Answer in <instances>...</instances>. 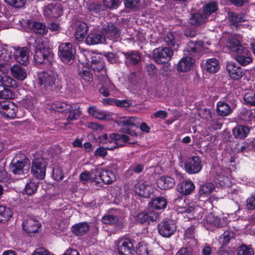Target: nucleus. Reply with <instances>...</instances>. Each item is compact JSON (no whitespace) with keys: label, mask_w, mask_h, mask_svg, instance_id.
I'll use <instances>...</instances> for the list:
<instances>
[{"label":"nucleus","mask_w":255,"mask_h":255,"mask_svg":"<svg viewBox=\"0 0 255 255\" xmlns=\"http://www.w3.org/2000/svg\"><path fill=\"white\" fill-rule=\"evenodd\" d=\"M29 48L33 50L34 60L38 64H49L54 56L52 48L46 40L32 39L29 43Z\"/></svg>","instance_id":"obj_1"},{"label":"nucleus","mask_w":255,"mask_h":255,"mask_svg":"<svg viewBox=\"0 0 255 255\" xmlns=\"http://www.w3.org/2000/svg\"><path fill=\"white\" fill-rule=\"evenodd\" d=\"M52 156L51 151L47 149L42 154L41 157L36 158L32 160L31 172L33 176L39 180L44 178L48 160L51 158Z\"/></svg>","instance_id":"obj_2"},{"label":"nucleus","mask_w":255,"mask_h":255,"mask_svg":"<svg viewBox=\"0 0 255 255\" xmlns=\"http://www.w3.org/2000/svg\"><path fill=\"white\" fill-rule=\"evenodd\" d=\"M38 81L49 93L58 90L62 87L58 75L52 71L44 72L39 75Z\"/></svg>","instance_id":"obj_3"},{"label":"nucleus","mask_w":255,"mask_h":255,"mask_svg":"<svg viewBox=\"0 0 255 255\" xmlns=\"http://www.w3.org/2000/svg\"><path fill=\"white\" fill-rule=\"evenodd\" d=\"M9 167L15 175L18 178L23 179L28 174L30 167V161L26 158L20 160L17 157H15L12 160Z\"/></svg>","instance_id":"obj_4"},{"label":"nucleus","mask_w":255,"mask_h":255,"mask_svg":"<svg viewBox=\"0 0 255 255\" xmlns=\"http://www.w3.org/2000/svg\"><path fill=\"white\" fill-rule=\"evenodd\" d=\"M179 183L176 186V190L181 195L188 196L191 194L195 189V185L190 179H184L183 174L177 170L173 174Z\"/></svg>","instance_id":"obj_5"},{"label":"nucleus","mask_w":255,"mask_h":255,"mask_svg":"<svg viewBox=\"0 0 255 255\" xmlns=\"http://www.w3.org/2000/svg\"><path fill=\"white\" fill-rule=\"evenodd\" d=\"M203 166L202 158L196 155L188 157L184 162V168L189 174H195L199 173Z\"/></svg>","instance_id":"obj_6"},{"label":"nucleus","mask_w":255,"mask_h":255,"mask_svg":"<svg viewBox=\"0 0 255 255\" xmlns=\"http://www.w3.org/2000/svg\"><path fill=\"white\" fill-rule=\"evenodd\" d=\"M58 55L61 60L66 63H72L75 58L76 50L69 42L62 43L59 46Z\"/></svg>","instance_id":"obj_7"},{"label":"nucleus","mask_w":255,"mask_h":255,"mask_svg":"<svg viewBox=\"0 0 255 255\" xmlns=\"http://www.w3.org/2000/svg\"><path fill=\"white\" fill-rule=\"evenodd\" d=\"M176 228L175 222L171 219H163L157 226L159 234L166 238H170L174 234Z\"/></svg>","instance_id":"obj_8"},{"label":"nucleus","mask_w":255,"mask_h":255,"mask_svg":"<svg viewBox=\"0 0 255 255\" xmlns=\"http://www.w3.org/2000/svg\"><path fill=\"white\" fill-rule=\"evenodd\" d=\"M87 64L90 66L91 69L95 72L98 77L102 76L107 78L105 64L100 56L97 55L92 56L90 59H87Z\"/></svg>","instance_id":"obj_9"},{"label":"nucleus","mask_w":255,"mask_h":255,"mask_svg":"<svg viewBox=\"0 0 255 255\" xmlns=\"http://www.w3.org/2000/svg\"><path fill=\"white\" fill-rule=\"evenodd\" d=\"M173 52L169 48L159 47L153 50V57L157 64H161L168 62L171 58Z\"/></svg>","instance_id":"obj_10"},{"label":"nucleus","mask_w":255,"mask_h":255,"mask_svg":"<svg viewBox=\"0 0 255 255\" xmlns=\"http://www.w3.org/2000/svg\"><path fill=\"white\" fill-rule=\"evenodd\" d=\"M13 52L11 48H0V71L6 73L10 66L12 60Z\"/></svg>","instance_id":"obj_11"},{"label":"nucleus","mask_w":255,"mask_h":255,"mask_svg":"<svg viewBox=\"0 0 255 255\" xmlns=\"http://www.w3.org/2000/svg\"><path fill=\"white\" fill-rule=\"evenodd\" d=\"M141 53L138 51H131L130 52H128V69L133 67L134 71H130V78L131 82L133 83L135 81L133 78L136 77V73L139 71L140 67L139 66V63L141 60Z\"/></svg>","instance_id":"obj_12"},{"label":"nucleus","mask_w":255,"mask_h":255,"mask_svg":"<svg viewBox=\"0 0 255 255\" xmlns=\"http://www.w3.org/2000/svg\"><path fill=\"white\" fill-rule=\"evenodd\" d=\"M134 191L139 196L144 198H149L154 193L152 185L147 182H138L134 185Z\"/></svg>","instance_id":"obj_13"},{"label":"nucleus","mask_w":255,"mask_h":255,"mask_svg":"<svg viewBox=\"0 0 255 255\" xmlns=\"http://www.w3.org/2000/svg\"><path fill=\"white\" fill-rule=\"evenodd\" d=\"M17 109L16 105L9 100L0 102V113L6 118H14L16 116Z\"/></svg>","instance_id":"obj_14"},{"label":"nucleus","mask_w":255,"mask_h":255,"mask_svg":"<svg viewBox=\"0 0 255 255\" xmlns=\"http://www.w3.org/2000/svg\"><path fill=\"white\" fill-rule=\"evenodd\" d=\"M40 226L37 217L33 215H28L22 223L23 229L29 234L37 233Z\"/></svg>","instance_id":"obj_15"},{"label":"nucleus","mask_w":255,"mask_h":255,"mask_svg":"<svg viewBox=\"0 0 255 255\" xmlns=\"http://www.w3.org/2000/svg\"><path fill=\"white\" fill-rule=\"evenodd\" d=\"M128 142V136L123 133H112L109 136L106 143H114L113 146H107L109 150H113L116 147L123 146Z\"/></svg>","instance_id":"obj_16"},{"label":"nucleus","mask_w":255,"mask_h":255,"mask_svg":"<svg viewBox=\"0 0 255 255\" xmlns=\"http://www.w3.org/2000/svg\"><path fill=\"white\" fill-rule=\"evenodd\" d=\"M203 47V41L190 40L187 44L186 51L190 57L198 58L200 56Z\"/></svg>","instance_id":"obj_17"},{"label":"nucleus","mask_w":255,"mask_h":255,"mask_svg":"<svg viewBox=\"0 0 255 255\" xmlns=\"http://www.w3.org/2000/svg\"><path fill=\"white\" fill-rule=\"evenodd\" d=\"M101 32L105 37H107L114 41L117 40L120 37L119 28L112 22L107 23L103 25Z\"/></svg>","instance_id":"obj_18"},{"label":"nucleus","mask_w":255,"mask_h":255,"mask_svg":"<svg viewBox=\"0 0 255 255\" xmlns=\"http://www.w3.org/2000/svg\"><path fill=\"white\" fill-rule=\"evenodd\" d=\"M235 59L242 66H246L252 62L251 52L246 47H243L236 52Z\"/></svg>","instance_id":"obj_19"},{"label":"nucleus","mask_w":255,"mask_h":255,"mask_svg":"<svg viewBox=\"0 0 255 255\" xmlns=\"http://www.w3.org/2000/svg\"><path fill=\"white\" fill-rule=\"evenodd\" d=\"M226 70L229 77L234 80H238L241 79L245 74L244 70L233 62L227 63Z\"/></svg>","instance_id":"obj_20"},{"label":"nucleus","mask_w":255,"mask_h":255,"mask_svg":"<svg viewBox=\"0 0 255 255\" xmlns=\"http://www.w3.org/2000/svg\"><path fill=\"white\" fill-rule=\"evenodd\" d=\"M158 218V214L154 211H148L138 213L136 215L135 219L138 223L149 224L150 222L156 221Z\"/></svg>","instance_id":"obj_21"},{"label":"nucleus","mask_w":255,"mask_h":255,"mask_svg":"<svg viewBox=\"0 0 255 255\" xmlns=\"http://www.w3.org/2000/svg\"><path fill=\"white\" fill-rule=\"evenodd\" d=\"M13 55L16 61L19 64L27 65L29 63V50L26 47L15 49Z\"/></svg>","instance_id":"obj_22"},{"label":"nucleus","mask_w":255,"mask_h":255,"mask_svg":"<svg viewBox=\"0 0 255 255\" xmlns=\"http://www.w3.org/2000/svg\"><path fill=\"white\" fill-rule=\"evenodd\" d=\"M203 226L207 230L213 231L215 229L222 227L221 219L212 214L207 216L203 220Z\"/></svg>","instance_id":"obj_23"},{"label":"nucleus","mask_w":255,"mask_h":255,"mask_svg":"<svg viewBox=\"0 0 255 255\" xmlns=\"http://www.w3.org/2000/svg\"><path fill=\"white\" fill-rule=\"evenodd\" d=\"M94 173L96 177L98 176L104 183L107 184H111L115 179L114 173L110 170L96 169Z\"/></svg>","instance_id":"obj_24"},{"label":"nucleus","mask_w":255,"mask_h":255,"mask_svg":"<svg viewBox=\"0 0 255 255\" xmlns=\"http://www.w3.org/2000/svg\"><path fill=\"white\" fill-rule=\"evenodd\" d=\"M26 25L31 31L39 35H46L48 31L47 27L44 24L35 20H28Z\"/></svg>","instance_id":"obj_25"},{"label":"nucleus","mask_w":255,"mask_h":255,"mask_svg":"<svg viewBox=\"0 0 255 255\" xmlns=\"http://www.w3.org/2000/svg\"><path fill=\"white\" fill-rule=\"evenodd\" d=\"M175 183L174 178L169 176H162L157 180L156 184L160 189L166 190L173 188Z\"/></svg>","instance_id":"obj_26"},{"label":"nucleus","mask_w":255,"mask_h":255,"mask_svg":"<svg viewBox=\"0 0 255 255\" xmlns=\"http://www.w3.org/2000/svg\"><path fill=\"white\" fill-rule=\"evenodd\" d=\"M215 189L213 184L207 183L206 184H200L196 196L199 200L202 198L208 197Z\"/></svg>","instance_id":"obj_27"},{"label":"nucleus","mask_w":255,"mask_h":255,"mask_svg":"<svg viewBox=\"0 0 255 255\" xmlns=\"http://www.w3.org/2000/svg\"><path fill=\"white\" fill-rule=\"evenodd\" d=\"M195 62V59L191 57L186 56L183 57L177 64V70L181 72L187 71L193 66Z\"/></svg>","instance_id":"obj_28"},{"label":"nucleus","mask_w":255,"mask_h":255,"mask_svg":"<svg viewBox=\"0 0 255 255\" xmlns=\"http://www.w3.org/2000/svg\"><path fill=\"white\" fill-rule=\"evenodd\" d=\"M251 128L244 125H237L232 130L233 135L235 138L244 139L249 134Z\"/></svg>","instance_id":"obj_29"},{"label":"nucleus","mask_w":255,"mask_h":255,"mask_svg":"<svg viewBox=\"0 0 255 255\" xmlns=\"http://www.w3.org/2000/svg\"><path fill=\"white\" fill-rule=\"evenodd\" d=\"M105 41V37L103 36L102 32L97 31L90 33L86 39V42L89 45L102 43Z\"/></svg>","instance_id":"obj_30"},{"label":"nucleus","mask_w":255,"mask_h":255,"mask_svg":"<svg viewBox=\"0 0 255 255\" xmlns=\"http://www.w3.org/2000/svg\"><path fill=\"white\" fill-rule=\"evenodd\" d=\"M90 227L89 223L83 222L73 225L71 230L74 235L77 236H82L88 232Z\"/></svg>","instance_id":"obj_31"},{"label":"nucleus","mask_w":255,"mask_h":255,"mask_svg":"<svg viewBox=\"0 0 255 255\" xmlns=\"http://www.w3.org/2000/svg\"><path fill=\"white\" fill-rule=\"evenodd\" d=\"M11 74L15 78L22 81L24 80L27 76V73L25 69L19 65H14L9 69Z\"/></svg>","instance_id":"obj_32"},{"label":"nucleus","mask_w":255,"mask_h":255,"mask_svg":"<svg viewBox=\"0 0 255 255\" xmlns=\"http://www.w3.org/2000/svg\"><path fill=\"white\" fill-rule=\"evenodd\" d=\"M203 68L209 73H215L220 68L219 62L214 58L208 59L205 63Z\"/></svg>","instance_id":"obj_33"},{"label":"nucleus","mask_w":255,"mask_h":255,"mask_svg":"<svg viewBox=\"0 0 255 255\" xmlns=\"http://www.w3.org/2000/svg\"><path fill=\"white\" fill-rule=\"evenodd\" d=\"M164 39L166 45L168 46V48L172 50V51L178 49L179 45L173 33H167L165 35Z\"/></svg>","instance_id":"obj_34"},{"label":"nucleus","mask_w":255,"mask_h":255,"mask_svg":"<svg viewBox=\"0 0 255 255\" xmlns=\"http://www.w3.org/2000/svg\"><path fill=\"white\" fill-rule=\"evenodd\" d=\"M75 36L77 39H83L87 33L88 27L86 23L79 21L76 24Z\"/></svg>","instance_id":"obj_35"},{"label":"nucleus","mask_w":255,"mask_h":255,"mask_svg":"<svg viewBox=\"0 0 255 255\" xmlns=\"http://www.w3.org/2000/svg\"><path fill=\"white\" fill-rule=\"evenodd\" d=\"M227 46L232 51L237 52L239 49L244 47L236 35L231 36L227 42Z\"/></svg>","instance_id":"obj_36"},{"label":"nucleus","mask_w":255,"mask_h":255,"mask_svg":"<svg viewBox=\"0 0 255 255\" xmlns=\"http://www.w3.org/2000/svg\"><path fill=\"white\" fill-rule=\"evenodd\" d=\"M0 86H2L4 88L12 89L17 87L16 81L12 78L6 75H0Z\"/></svg>","instance_id":"obj_37"},{"label":"nucleus","mask_w":255,"mask_h":255,"mask_svg":"<svg viewBox=\"0 0 255 255\" xmlns=\"http://www.w3.org/2000/svg\"><path fill=\"white\" fill-rule=\"evenodd\" d=\"M44 12L45 14L48 17H58L61 14L62 11L59 6L56 5L49 4L46 7Z\"/></svg>","instance_id":"obj_38"},{"label":"nucleus","mask_w":255,"mask_h":255,"mask_svg":"<svg viewBox=\"0 0 255 255\" xmlns=\"http://www.w3.org/2000/svg\"><path fill=\"white\" fill-rule=\"evenodd\" d=\"M65 113H69L67 117L68 121H73L78 119L81 115L80 107L75 104L70 105V108L69 110L66 111Z\"/></svg>","instance_id":"obj_39"},{"label":"nucleus","mask_w":255,"mask_h":255,"mask_svg":"<svg viewBox=\"0 0 255 255\" xmlns=\"http://www.w3.org/2000/svg\"><path fill=\"white\" fill-rule=\"evenodd\" d=\"M217 111L219 115L226 116L230 113L231 110L228 103L221 101L217 103Z\"/></svg>","instance_id":"obj_40"},{"label":"nucleus","mask_w":255,"mask_h":255,"mask_svg":"<svg viewBox=\"0 0 255 255\" xmlns=\"http://www.w3.org/2000/svg\"><path fill=\"white\" fill-rule=\"evenodd\" d=\"M218 9V5L216 1H211L203 7V11L205 15H210L212 13L216 12Z\"/></svg>","instance_id":"obj_41"},{"label":"nucleus","mask_w":255,"mask_h":255,"mask_svg":"<svg viewBox=\"0 0 255 255\" xmlns=\"http://www.w3.org/2000/svg\"><path fill=\"white\" fill-rule=\"evenodd\" d=\"M167 204L166 199L163 197H158L152 200V206L156 210L165 209Z\"/></svg>","instance_id":"obj_42"},{"label":"nucleus","mask_w":255,"mask_h":255,"mask_svg":"<svg viewBox=\"0 0 255 255\" xmlns=\"http://www.w3.org/2000/svg\"><path fill=\"white\" fill-rule=\"evenodd\" d=\"M229 19L234 25L237 26L238 23L244 22L246 20L245 16L243 13H237L231 12L229 13Z\"/></svg>","instance_id":"obj_43"},{"label":"nucleus","mask_w":255,"mask_h":255,"mask_svg":"<svg viewBox=\"0 0 255 255\" xmlns=\"http://www.w3.org/2000/svg\"><path fill=\"white\" fill-rule=\"evenodd\" d=\"M12 216V212L9 208L0 206V222H5L8 221Z\"/></svg>","instance_id":"obj_44"},{"label":"nucleus","mask_w":255,"mask_h":255,"mask_svg":"<svg viewBox=\"0 0 255 255\" xmlns=\"http://www.w3.org/2000/svg\"><path fill=\"white\" fill-rule=\"evenodd\" d=\"M14 98V93L12 89L0 86V99L11 100Z\"/></svg>","instance_id":"obj_45"},{"label":"nucleus","mask_w":255,"mask_h":255,"mask_svg":"<svg viewBox=\"0 0 255 255\" xmlns=\"http://www.w3.org/2000/svg\"><path fill=\"white\" fill-rule=\"evenodd\" d=\"M254 113L252 110L244 108L239 115L240 119L245 123L250 122L253 119Z\"/></svg>","instance_id":"obj_46"},{"label":"nucleus","mask_w":255,"mask_h":255,"mask_svg":"<svg viewBox=\"0 0 255 255\" xmlns=\"http://www.w3.org/2000/svg\"><path fill=\"white\" fill-rule=\"evenodd\" d=\"M114 87V85L109 80L107 79L105 84L103 85L100 89L99 92L104 96L107 97L110 95V91L113 90Z\"/></svg>","instance_id":"obj_47"},{"label":"nucleus","mask_w":255,"mask_h":255,"mask_svg":"<svg viewBox=\"0 0 255 255\" xmlns=\"http://www.w3.org/2000/svg\"><path fill=\"white\" fill-rule=\"evenodd\" d=\"M128 247V238L126 237L121 239L118 242V250L121 255H127V249Z\"/></svg>","instance_id":"obj_48"},{"label":"nucleus","mask_w":255,"mask_h":255,"mask_svg":"<svg viewBox=\"0 0 255 255\" xmlns=\"http://www.w3.org/2000/svg\"><path fill=\"white\" fill-rule=\"evenodd\" d=\"M238 255H254V251L250 246L242 244L237 249Z\"/></svg>","instance_id":"obj_49"},{"label":"nucleus","mask_w":255,"mask_h":255,"mask_svg":"<svg viewBox=\"0 0 255 255\" xmlns=\"http://www.w3.org/2000/svg\"><path fill=\"white\" fill-rule=\"evenodd\" d=\"M37 100L33 95H27L22 100L23 106L27 109H31Z\"/></svg>","instance_id":"obj_50"},{"label":"nucleus","mask_w":255,"mask_h":255,"mask_svg":"<svg viewBox=\"0 0 255 255\" xmlns=\"http://www.w3.org/2000/svg\"><path fill=\"white\" fill-rule=\"evenodd\" d=\"M70 108V105L66 103L56 102L53 104V109L59 113H65L66 111L69 110Z\"/></svg>","instance_id":"obj_51"},{"label":"nucleus","mask_w":255,"mask_h":255,"mask_svg":"<svg viewBox=\"0 0 255 255\" xmlns=\"http://www.w3.org/2000/svg\"><path fill=\"white\" fill-rule=\"evenodd\" d=\"M116 123L120 126L124 127L121 128L120 132L121 133H128V118L127 117H121L118 118Z\"/></svg>","instance_id":"obj_52"},{"label":"nucleus","mask_w":255,"mask_h":255,"mask_svg":"<svg viewBox=\"0 0 255 255\" xmlns=\"http://www.w3.org/2000/svg\"><path fill=\"white\" fill-rule=\"evenodd\" d=\"M38 185V182H36L34 180H30L28 182L25 187V191L27 195L34 194L37 190Z\"/></svg>","instance_id":"obj_53"},{"label":"nucleus","mask_w":255,"mask_h":255,"mask_svg":"<svg viewBox=\"0 0 255 255\" xmlns=\"http://www.w3.org/2000/svg\"><path fill=\"white\" fill-rule=\"evenodd\" d=\"M243 100L246 105L250 106H255V93L254 92L246 93Z\"/></svg>","instance_id":"obj_54"},{"label":"nucleus","mask_w":255,"mask_h":255,"mask_svg":"<svg viewBox=\"0 0 255 255\" xmlns=\"http://www.w3.org/2000/svg\"><path fill=\"white\" fill-rule=\"evenodd\" d=\"M9 6L15 8H21L24 7L26 0H4Z\"/></svg>","instance_id":"obj_55"},{"label":"nucleus","mask_w":255,"mask_h":255,"mask_svg":"<svg viewBox=\"0 0 255 255\" xmlns=\"http://www.w3.org/2000/svg\"><path fill=\"white\" fill-rule=\"evenodd\" d=\"M204 22V17L201 13H195L192 15L190 23L192 25H200Z\"/></svg>","instance_id":"obj_56"},{"label":"nucleus","mask_w":255,"mask_h":255,"mask_svg":"<svg viewBox=\"0 0 255 255\" xmlns=\"http://www.w3.org/2000/svg\"><path fill=\"white\" fill-rule=\"evenodd\" d=\"M117 217L112 215H106L101 219V222L104 224L112 225L118 222Z\"/></svg>","instance_id":"obj_57"},{"label":"nucleus","mask_w":255,"mask_h":255,"mask_svg":"<svg viewBox=\"0 0 255 255\" xmlns=\"http://www.w3.org/2000/svg\"><path fill=\"white\" fill-rule=\"evenodd\" d=\"M79 75L87 82H91L93 81V75L90 71L86 70H79Z\"/></svg>","instance_id":"obj_58"},{"label":"nucleus","mask_w":255,"mask_h":255,"mask_svg":"<svg viewBox=\"0 0 255 255\" xmlns=\"http://www.w3.org/2000/svg\"><path fill=\"white\" fill-rule=\"evenodd\" d=\"M175 255H195L193 248L188 246L181 248Z\"/></svg>","instance_id":"obj_59"},{"label":"nucleus","mask_w":255,"mask_h":255,"mask_svg":"<svg viewBox=\"0 0 255 255\" xmlns=\"http://www.w3.org/2000/svg\"><path fill=\"white\" fill-rule=\"evenodd\" d=\"M102 5L101 3L98 2H92L91 3L88 7V9L91 11L93 12L94 13H97L101 10Z\"/></svg>","instance_id":"obj_60"},{"label":"nucleus","mask_w":255,"mask_h":255,"mask_svg":"<svg viewBox=\"0 0 255 255\" xmlns=\"http://www.w3.org/2000/svg\"><path fill=\"white\" fill-rule=\"evenodd\" d=\"M233 237V234L230 231H225L222 235L223 244H227Z\"/></svg>","instance_id":"obj_61"},{"label":"nucleus","mask_w":255,"mask_h":255,"mask_svg":"<svg viewBox=\"0 0 255 255\" xmlns=\"http://www.w3.org/2000/svg\"><path fill=\"white\" fill-rule=\"evenodd\" d=\"M53 177L56 181H61L64 177L63 172L59 168H54L53 169Z\"/></svg>","instance_id":"obj_62"},{"label":"nucleus","mask_w":255,"mask_h":255,"mask_svg":"<svg viewBox=\"0 0 255 255\" xmlns=\"http://www.w3.org/2000/svg\"><path fill=\"white\" fill-rule=\"evenodd\" d=\"M140 0H128V9L133 11H137L139 9Z\"/></svg>","instance_id":"obj_63"},{"label":"nucleus","mask_w":255,"mask_h":255,"mask_svg":"<svg viewBox=\"0 0 255 255\" xmlns=\"http://www.w3.org/2000/svg\"><path fill=\"white\" fill-rule=\"evenodd\" d=\"M247 206L250 210L255 209V194L247 199Z\"/></svg>","instance_id":"obj_64"}]
</instances>
